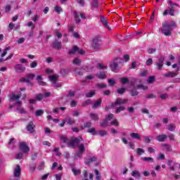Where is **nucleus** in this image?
Masks as SVG:
<instances>
[{"mask_svg": "<svg viewBox=\"0 0 180 180\" xmlns=\"http://www.w3.org/2000/svg\"><path fill=\"white\" fill-rule=\"evenodd\" d=\"M90 117L92 120H98L99 117H98V114L91 113Z\"/></svg>", "mask_w": 180, "mask_h": 180, "instance_id": "f704fd0d", "label": "nucleus"}, {"mask_svg": "<svg viewBox=\"0 0 180 180\" xmlns=\"http://www.w3.org/2000/svg\"><path fill=\"white\" fill-rule=\"evenodd\" d=\"M79 152L76 154V157H81L82 155V154H84V153L85 152V146H84V144H80L79 146Z\"/></svg>", "mask_w": 180, "mask_h": 180, "instance_id": "2eb2a0df", "label": "nucleus"}, {"mask_svg": "<svg viewBox=\"0 0 180 180\" xmlns=\"http://www.w3.org/2000/svg\"><path fill=\"white\" fill-rule=\"evenodd\" d=\"M136 154H138V155H143V154H144V150H143V148H137Z\"/></svg>", "mask_w": 180, "mask_h": 180, "instance_id": "ea45409f", "label": "nucleus"}, {"mask_svg": "<svg viewBox=\"0 0 180 180\" xmlns=\"http://www.w3.org/2000/svg\"><path fill=\"white\" fill-rule=\"evenodd\" d=\"M117 94H119L120 95H122V94H124V92H126V89L125 88H121V89H118L117 90Z\"/></svg>", "mask_w": 180, "mask_h": 180, "instance_id": "de8ad7c7", "label": "nucleus"}, {"mask_svg": "<svg viewBox=\"0 0 180 180\" xmlns=\"http://www.w3.org/2000/svg\"><path fill=\"white\" fill-rule=\"evenodd\" d=\"M165 60V58L163 56H161L156 61L155 65L157 66V70H158V71H161V70H162V67H164Z\"/></svg>", "mask_w": 180, "mask_h": 180, "instance_id": "39448f33", "label": "nucleus"}, {"mask_svg": "<svg viewBox=\"0 0 180 180\" xmlns=\"http://www.w3.org/2000/svg\"><path fill=\"white\" fill-rule=\"evenodd\" d=\"M44 113V111L43 110H38L35 112V116H41Z\"/></svg>", "mask_w": 180, "mask_h": 180, "instance_id": "a18cd8bd", "label": "nucleus"}, {"mask_svg": "<svg viewBox=\"0 0 180 180\" xmlns=\"http://www.w3.org/2000/svg\"><path fill=\"white\" fill-rule=\"evenodd\" d=\"M52 47L53 49H56V50H60V49H61V42L58 41H54L52 43Z\"/></svg>", "mask_w": 180, "mask_h": 180, "instance_id": "6ab92c4d", "label": "nucleus"}, {"mask_svg": "<svg viewBox=\"0 0 180 180\" xmlns=\"http://www.w3.org/2000/svg\"><path fill=\"white\" fill-rule=\"evenodd\" d=\"M153 64V58H149L146 61V65L150 66Z\"/></svg>", "mask_w": 180, "mask_h": 180, "instance_id": "338daca9", "label": "nucleus"}, {"mask_svg": "<svg viewBox=\"0 0 180 180\" xmlns=\"http://www.w3.org/2000/svg\"><path fill=\"white\" fill-rule=\"evenodd\" d=\"M162 147L163 151H168V152L172 151V148L171 146H170L169 145H168V144H163V145L162 146Z\"/></svg>", "mask_w": 180, "mask_h": 180, "instance_id": "5701e85b", "label": "nucleus"}, {"mask_svg": "<svg viewBox=\"0 0 180 180\" xmlns=\"http://www.w3.org/2000/svg\"><path fill=\"white\" fill-rule=\"evenodd\" d=\"M172 27H176V24L172 22L171 24L167 21H165L162 24V27L159 29L165 36H171V32L172 31Z\"/></svg>", "mask_w": 180, "mask_h": 180, "instance_id": "f257e3e1", "label": "nucleus"}, {"mask_svg": "<svg viewBox=\"0 0 180 180\" xmlns=\"http://www.w3.org/2000/svg\"><path fill=\"white\" fill-rule=\"evenodd\" d=\"M167 1H168V5H169V11H175L174 9V3H172V1L167 0Z\"/></svg>", "mask_w": 180, "mask_h": 180, "instance_id": "c9c22d12", "label": "nucleus"}, {"mask_svg": "<svg viewBox=\"0 0 180 180\" xmlns=\"http://www.w3.org/2000/svg\"><path fill=\"white\" fill-rule=\"evenodd\" d=\"M72 172H73L74 175L77 176V175H79L81 174V169H77L75 167L72 168Z\"/></svg>", "mask_w": 180, "mask_h": 180, "instance_id": "c85d7f7f", "label": "nucleus"}, {"mask_svg": "<svg viewBox=\"0 0 180 180\" xmlns=\"http://www.w3.org/2000/svg\"><path fill=\"white\" fill-rule=\"evenodd\" d=\"M94 172L96 174V179L97 180H101V176H99V171H98V169H95Z\"/></svg>", "mask_w": 180, "mask_h": 180, "instance_id": "e2e57ef3", "label": "nucleus"}, {"mask_svg": "<svg viewBox=\"0 0 180 180\" xmlns=\"http://www.w3.org/2000/svg\"><path fill=\"white\" fill-rule=\"evenodd\" d=\"M73 64L78 65V64H81V59L76 58L73 60Z\"/></svg>", "mask_w": 180, "mask_h": 180, "instance_id": "603ef678", "label": "nucleus"}, {"mask_svg": "<svg viewBox=\"0 0 180 180\" xmlns=\"http://www.w3.org/2000/svg\"><path fill=\"white\" fill-rule=\"evenodd\" d=\"M20 151H22L24 154L27 155L29 154V151H30V148L25 142H20L19 144Z\"/></svg>", "mask_w": 180, "mask_h": 180, "instance_id": "20e7f679", "label": "nucleus"}, {"mask_svg": "<svg viewBox=\"0 0 180 180\" xmlns=\"http://www.w3.org/2000/svg\"><path fill=\"white\" fill-rule=\"evenodd\" d=\"M96 160H97L96 157L93 156L92 158L86 160V165H91V162L96 161Z\"/></svg>", "mask_w": 180, "mask_h": 180, "instance_id": "b1692460", "label": "nucleus"}, {"mask_svg": "<svg viewBox=\"0 0 180 180\" xmlns=\"http://www.w3.org/2000/svg\"><path fill=\"white\" fill-rule=\"evenodd\" d=\"M122 63V59L120 58H115L112 63L110 65V68L113 72H117L120 70V64Z\"/></svg>", "mask_w": 180, "mask_h": 180, "instance_id": "f03ea898", "label": "nucleus"}, {"mask_svg": "<svg viewBox=\"0 0 180 180\" xmlns=\"http://www.w3.org/2000/svg\"><path fill=\"white\" fill-rule=\"evenodd\" d=\"M91 9H96L99 6L98 4V0H93L91 4Z\"/></svg>", "mask_w": 180, "mask_h": 180, "instance_id": "a878e982", "label": "nucleus"}, {"mask_svg": "<svg viewBox=\"0 0 180 180\" xmlns=\"http://www.w3.org/2000/svg\"><path fill=\"white\" fill-rule=\"evenodd\" d=\"M97 78L99 79H105L106 78V74L103 72H101L96 75Z\"/></svg>", "mask_w": 180, "mask_h": 180, "instance_id": "bb28decb", "label": "nucleus"}, {"mask_svg": "<svg viewBox=\"0 0 180 180\" xmlns=\"http://www.w3.org/2000/svg\"><path fill=\"white\" fill-rule=\"evenodd\" d=\"M96 88H100V89H103V88H106V84H96Z\"/></svg>", "mask_w": 180, "mask_h": 180, "instance_id": "37998d69", "label": "nucleus"}, {"mask_svg": "<svg viewBox=\"0 0 180 180\" xmlns=\"http://www.w3.org/2000/svg\"><path fill=\"white\" fill-rule=\"evenodd\" d=\"M167 137L165 134H160L156 136V140L160 143H164L167 140Z\"/></svg>", "mask_w": 180, "mask_h": 180, "instance_id": "dca6fc26", "label": "nucleus"}, {"mask_svg": "<svg viewBox=\"0 0 180 180\" xmlns=\"http://www.w3.org/2000/svg\"><path fill=\"white\" fill-rule=\"evenodd\" d=\"M49 79L52 82H56V81H57V77L55 75H51V76H50Z\"/></svg>", "mask_w": 180, "mask_h": 180, "instance_id": "0e129e2a", "label": "nucleus"}, {"mask_svg": "<svg viewBox=\"0 0 180 180\" xmlns=\"http://www.w3.org/2000/svg\"><path fill=\"white\" fill-rule=\"evenodd\" d=\"M126 109V108H124V106H120L118 108H117V110H115V113H120V112H123V110H124Z\"/></svg>", "mask_w": 180, "mask_h": 180, "instance_id": "58836bf2", "label": "nucleus"}, {"mask_svg": "<svg viewBox=\"0 0 180 180\" xmlns=\"http://www.w3.org/2000/svg\"><path fill=\"white\" fill-rule=\"evenodd\" d=\"M98 133L101 137H103V136H108V131H98Z\"/></svg>", "mask_w": 180, "mask_h": 180, "instance_id": "e433bc0d", "label": "nucleus"}, {"mask_svg": "<svg viewBox=\"0 0 180 180\" xmlns=\"http://www.w3.org/2000/svg\"><path fill=\"white\" fill-rule=\"evenodd\" d=\"M9 99H10L11 102H13L14 101H17L16 103H15V105L18 108H20V106H22V101L18 100V99H20V95L11 94Z\"/></svg>", "mask_w": 180, "mask_h": 180, "instance_id": "7ed1b4c3", "label": "nucleus"}, {"mask_svg": "<svg viewBox=\"0 0 180 180\" xmlns=\"http://www.w3.org/2000/svg\"><path fill=\"white\" fill-rule=\"evenodd\" d=\"M78 50H79V48H78V46H74L72 50L69 51V54H75Z\"/></svg>", "mask_w": 180, "mask_h": 180, "instance_id": "c756f323", "label": "nucleus"}, {"mask_svg": "<svg viewBox=\"0 0 180 180\" xmlns=\"http://www.w3.org/2000/svg\"><path fill=\"white\" fill-rule=\"evenodd\" d=\"M111 124L112 126H119V122L117 121V120H114L111 122Z\"/></svg>", "mask_w": 180, "mask_h": 180, "instance_id": "774afa93", "label": "nucleus"}, {"mask_svg": "<svg viewBox=\"0 0 180 180\" xmlns=\"http://www.w3.org/2000/svg\"><path fill=\"white\" fill-rule=\"evenodd\" d=\"M167 165L169 167V169H170V171H175V167H176L178 165V163H176V162L172 161V160H167Z\"/></svg>", "mask_w": 180, "mask_h": 180, "instance_id": "9d476101", "label": "nucleus"}, {"mask_svg": "<svg viewBox=\"0 0 180 180\" xmlns=\"http://www.w3.org/2000/svg\"><path fill=\"white\" fill-rule=\"evenodd\" d=\"M34 127H36V126L33 124V122H30L27 126V130L30 131V133H34Z\"/></svg>", "mask_w": 180, "mask_h": 180, "instance_id": "4468645a", "label": "nucleus"}, {"mask_svg": "<svg viewBox=\"0 0 180 180\" xmlns=\"http://www.w3.org/2000/svg\"><path fill=\"white\" fill-rule=\"evenodd\" d=\"M60 139L61 141H63V143H65L66 144L70 143H68V138H67V136H64L61 135L60 136Z\"/></svg>", "mask_w": 180, "mask_h": 180, "instance_id": "473e14b6", "label": "nucleus"}, {"mask_svg": "<svg viewBox=\"0 0 180 180\" xmlns=\"http://www.w3.org/2000/svg\"><path fill=\"white\" fill-rule=\"evenodd\" d=\"M122 84H129V79L127 77H122L120 79Z\"/></svg>", "mask_w": 180, "mask_h": 180, "instance_id": "49530a36", "label": "nucleus"}, {"mask_svg": "<svg viewBox=\"0 0 180 180\" xmlns=\"http://www.w3.org/2000/svg\"><path fill=\"white\" fill-rule=\"evenodd\" d=\"M77 4H79L81 6H85V0H76Z\"/></svg>", "mask_w": 180, "mask_h": 180, "instance_id": "69168bd1", "label": "nucleus"}, {"mask_svg": "<svg viewBox=\"0 0 180 180\" xmlns=\"http://www.w3.org/2000/svg\"><path fill=\"white\" fill-rule=\"evenodd\" d=\"M167 129L169 131H174V130H175V125L173 124H169Z\"/></svg>", "mask_w": 180, "mask_h": 180, "instance_id": "c03bdc74", "label": "nucleus"}, {"mask_svg": "<svg viewBox=\"0 0 180 180\" xmlns=\"http://www.w3.org/2000/svg\"><path fill=\"white\" fill-rule=\"evenodd\" d=\"M14 68L16 72H24V71H26V68L22 64L15 65Z\"/></svg>", "mask_w": 180, "mask_h": 180, "instance_id": "9b49d317", "label": "nucleus"}, {"mask_svg": "<svg viewBox=\"0 0 180 180\" xmlns=\"http://www.w3.org/2000/svg\"><path fill=\"white\" fill-rule=\"evenodd\" d=\"M102 103V99H99L97 101L94 102V105H92V109H96L99 108V105Z\"/></svg>", "mask_w": 180, "mask_h": 180, "instance_id": "4be33fe9", "label": "nucleus"}, {"mask_svg": "<svg viewBox=\"0 0 180 180\" xmlns=\"http://www.w3.org/2000/svg\"><path fill=\"white\" fill-rule=\"evenodd\" d=\"M108 120H103V121L101 122V126L102 127H105V126H108Z\"/></svg>", "mask_w": 180, "mask_h": 180, "instance_id": "864d4df0", "label": "nucleus"}, {"mask_svg": "<svg viewBox=\"0 0 180 180\" xmlns=\"http://www.w3.org/2000/svg\"><path fill=\"white\" fill-rule=\"evenodd\" d=\"M148 54H153V53H155L156 51V49H153V48H149L148 50H147Z\"/></svg>", "mask_w": 180, "mask_h": 180, "instance_id": "680f3d73", "label": "nucleus"}, {"mask_svg": "<svg viewBox=\"0 0 180 180\" xmlns=\"http://www.w3.org/2000/svg\"><path fill=\"white\" fill-rule=\"evenodd\" d=\"M155 81V77L154 76H150L148 79V84H153Z\"/></svg>", "mask_w": 180, "mask_h": 180, "instance_id": "09e8293b", "label": "nucleus"}, {"mask_svg": "<svg viewBox=\"0 0 180 180\" xmlns=\"http://www.w3.org/2000/svg\"><path fill=\"white\" fill-rule=\"evenodd\" d=\"M80 139L79 138H73L72 140L69 142L68 146L72 147V148H75L78 144H79Z\"/></svg>", "mask_w": 180, "mask_h": 180, "instance_id": "0eeeda50", "label": "nucleus"}, {"mask_svg": "<svg viewBox=\"0 0 180 180\" xmlns=\"http://www.w3.org/2000/svg\"><path fill=\"white\" fill-rule=\"evenodd\" d=\"M131 176L134 178H140V176H141V174H140V172H139L138 171L134 170L131 172Z\"/></svg>", "mask_w": 180, "mask_h": 180, "instance_id": "7c9ffc66", "label": "nucleus"}, {"mask_svg": "<svg viewBox=\"0 0 180 180\" xmlns=\"http://www.w3.org/2000/svg\"><path fill=\"white\" fill-rule=\"evenodd\" d=\"M18 30L19 29H20V25H17V26H15V24H13V22H11L9 25H8V30L11 32V30Z\"/></svg>", "mask_w": 180, "mask_h": 180, "instance_id": "aec40b11", "label": "nucleus"}, {"mask_svg": "<svg viewBox=\"0 0 180 180\" xmlns=\"http://www.w3.org/2000/svg\"><path fill=\"white\" fill-rule=\"evenodd\" d=\"M35 98L37 101H41V99H44V95L43 94H36Z\"/></svg>", "mask_w": 180, "mask_h": 180, "instance_id": "72a5a7b5", "label": "nucleus"}, {"mask_svg": "<svg viewBox=\"0 0 180 180\" xmlns=\"http://www.w3.org/2000/svg\"><path fill=\"white\" fill-rule=\"evenodd\" d=\"M30 68H36L37 67V61L34 60L31 63H30Z\"/></svg>", "mask_w": 180, "mask_h": 180, "instance_id": "4c0bfd02", "label": "nucleus"}, {"mask_svg": "<svg viewBox=\"0 0 180 180\" xmlns=\"http://www.w3.org/2000/svg\"><path fill=\"white\" fill-rule=\"evenodd\" d=\"M21 169L20 165H17L14 169L13 176L15 178V180H19L20 177Z\"/></svg>", "mask_w": 180, "mask_h": 180, "instance_id": "6e6552de", "label": "nucleus"}, {"mask_svg": "<svg viewBox=\"0 0 180 180\" xmlns=\"http://www.w3.org/2000/svg\"><path fill=\"white\" fill-rule=\"evenodd\" d=\"M143 141L144 143L148 144V143L151 141V139L150 138V136H143Z\"/></svg>", "mask_w": 180, "mask_h": 180, "instance_id": "5fc2aeb1", "label": "nucleus"}, {"mask_svg": "<svg viewBox=\"0 0 180 180\" xmlns=\"http://www.w3.org/2000/svg\"><path fill=\"white\" fill-rule=\"evenodd\" d=\"M72 96H75V91H70L68 94L67 95L68 98H72Z\"/></svg>", "mask_w": 180, "mask_h": 180, "instance_id": "052dcab7", "label": "nucleus"}, {"mask_svg": "<svg viewBox=\"0 0 180 180\" xmlns=\"http://www.w3.org/2000/svg\"><path fill=\"white\" fill-rule=\"evenodd\" d=\"M17 110L19 112V113H21V115H26V113H27L25 108H17Z\"/></svg>", "mask_w": 180, "mask_h": 180, "instance_id": "79ce46f5", "label": "nucleus"}, {"mask_svg": "<svg viewBox=\"0 0 180 180\" xmlns=\"http://www.w3.org/2000/svg\"><path fill=\"white\" fill-rule=\"evenodd\" d=\"M91 46L93 49H99V39L98 38L94 39Z\"/></svg>", "mask_w": 180, "mask_h": 180, "instance_id": "a211bd4d", "label": "nucleus"}, {"mask_svg": "<svg viewBox=\"0 0 180 180\" xmlns=\"http://www.w3.org/2000/svg\"><path fill=\"white\" fill-rule=\"evenodd\" d=\"M95 91L94 90V91H90V92H89V93H87L86 94V98H92V96H94V95H95Z\"/></svg>", "mask_w": 180, "mask_h": 180, "instance_id": "a19ab883", "label": "nucleus"}, {"mask_svg": "<svg viewBox=\"0 0 180 180\" xmlns=\"http://www.w3.org/2000/svg\"><path fill=\"white\" fill-rule=\"evenodd\" d=\"M34 77V74H28L27 75V77L21 78L20 82H27V84H30V81H32Z\"/></svg>", "mask_w": 180, "mask_h": 180, "instance_id": "423d86ee", "label": "nucleus"}, {"mask_svg": "<svg viewBox=\"0 0 180 180\" xmlns=\"http://www.w3.org/2000/svg\"><path fill=\"white\" fill-rule=\"evenodd\" d=\"M67 123L70 125H72L75 123V120H74L72 118H68L67 120Z\"/></svg>", "mask_w": 180, "mask_h": 180, "instance_id": "6e6d98bb", "label": "nucleus"}, {"mask_svg": "<svg viewBox=\"0 0 180 180\" xmlns=\"http://www.w3.org/2000/svg\"><path fill=\"white\" fill-rule=\"evenodd\" d=\"M178 75V73L174 72H168L167 73H165L163 75V77H166L167 78H174V77H176Z\"/></svg>", "mask_w": 180, "mask_h": 180, "instance_id": "f3484780", "label": "nucleus"}, {"mask_svg": "<svg viewBox=\"0 0 180 180\" xmlns=\"http://www.w3.org/2000/svg\"><path fill=\"white\" fill-rule=\"evenodd\" d=\"M129 100L127 98L122 99V98H117L115 102L112 103V106H117V105H122L123 103H127Z\"/></svg>", "mask_w": 180, "mask_h": 180, "instance_id": "f8f14e48", "label": "nucleus"}, {"mask_svg": "<svg viewBox=\"0 0 180 180\" xmlns=\"http://www.w3.org/2000/svg\"><path fill=\"white\" fill-rule=\"evenodd\" d=\"M15 158L16 160H22V158H23V153H17L15 155Z\"/></svg>", "mask_w": 180, "mask_h": 180, "instance_id": "4d7b16f0", "label": "nucleus"}, {"mask_svg": "<svg viewBox=\"0 0 180 180\" xmlns=\"http://www.w3.org/2000/svg\"><path fill=\"white\" fill-rule=\"evenodd\" d=\"M130 136L131 137V139H135L136 140H140L141 139L140 134L134 132L131 133Z\"/></svg>", "mask_w": 180, "mask_h": 180, "instance_id": "cd10ccee", "label": "nucleus"}, {"mask_svg": "<svg viewBox=\"0 0 180 180\" xmlns=\"http://www.w3.org/2000/svg\"><path fill=\"white\" fill-rule=\"evenodd\" d=\"M73 18L75 19V23H81V18H79V13H78L77 11H73Z\"/></svg>", "mask_w": 180, "mask_h": 180, "instance_id": "ddd939ff", "label": "nucleus"}, {"mask_svg": "<svg viewBox=\"0 0 180 180\" xmlns=\"http://www.w3.org/2000/svg\"><path fill=\"white\" fill-rule=\"evenodd\" d=\"M91 103H92V101L90 99H89L82 103V106H88V105H91Z\"/></svg>", "mask_w": 180, "mask_h": 180, "instance_id": "13d9d810", "label": "nucleus"}, {"mask_svg": "<svg viewBox=\"0 0 180 180\" xmlns=\"http://www.w3.org/2000/svg\"><path fill=\"white\" fill-rule=\"evenodd\" d=\"M96 68H98V70H106L108 69V65H104L103 63H98Z\"/></svg>", "mask_w": 180, "mask_h": 180, "instance_id": "393cba45", "label": "nucleus"}, {"mask_svg": "<svg viewBox=\"0 0 180 180\" xmlns=\"http://www.w3.org/2000/svg\"><path fill=\"white\" fill-rule=\"evenodd\" d=\"M43 78L41 77V75H38L37 77V81L39 84V85H41L42 86H46V82H42Z\"/></svg>", "mask_w": 180, "mask_h": 180, "instance_id": "412c9836", "label": "nucleus"}, {"mask_svg": "<svg viewBox=\"0 0 180 180\" xmlns=\"http://www.w3.org/2000/svg\"><path fill=\"white\" fill-rule=\"evenodd\" d=\"M88 133H92L94 136H96V129L95 128H91L88 129Z\"/></svg>", "mask_w": 180, "mask_h": 180, "instance_id": "3c124183", "label": "nucleus"}, {"mask_svg": "<svg viewBox=\"0 0 180 180\" xmlns=\"http://www.w3.org/2000/svg\"><path fill=\"white\" fill-rule=\"evenodd\" d=\"M8 50H10L9 47L6 48L1 53V57H5L8 54Z\"/></svg>", "mask_w": 180, "mask_h": 180, "instance_id": "bf43d9fd", "label": "nucleus"}, {"mask_svg": "<svg viewBox=\"0 0 180 180\" xmlns=\"http://www.w3.org/2000/svg\"><path fill=\"white\" fill-rule=\"evenodd\" d=\"M142 161H145L146 162H154V158L144 157V158H142Z\"/></svg>", "mask_w": 180, "mask_h": 180, "instance_id": "2f4dec72", "label": "nucleus"}, {"mask_svg": "<svg viewBox=\"0 0 180 180\" xmlns=\"http://www.w3.org/2000/svg\"><path fill=\"white\" fill-rule=\"evenodd\" d=\"M55 11L57 13H61V12H63V8H61V7H60L58 6H55Z\"/></svg>", "mask_w": 180, "mask_h": 180, "instance_id": "8fccbe9b", "label": "nucleus"}, {"mask_svg": "<svg viewBox=\"0 0 180 180\" xmlns=\"http://www.w3.org/2000/svg\"><path fill=\"white\" fill-rule=\"evenodd\" d=\"M100 19L104 27L110 32L112 30V28L109 26V22H108V20H106V18H105V17L103 16H101Z\"/></svg>", "mask_w": 180, "mask_h": 180, "instance_id": "1a4fd4ad", "label": "nucleus"}]
</instances>
